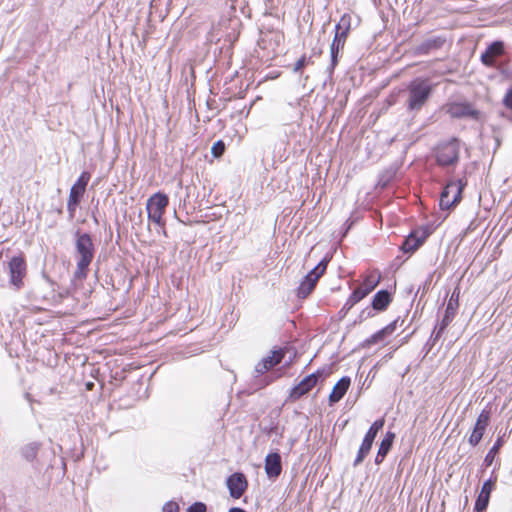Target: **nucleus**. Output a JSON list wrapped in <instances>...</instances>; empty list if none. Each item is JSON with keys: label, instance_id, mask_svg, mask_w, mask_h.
<instances>
[{"label": "nucleus", "instance_id": "a19ab883", "mask_svg": "<svg viewBox=\"0 0 512 512\" xmlns=\"http://www.w3.org/2000/svg\"><path fill=\"white\" fill-rule=\"evenodd\" d=\"M503 103L508 109L512 110V88L507 91Z\"/></svg>", "mask_w": 512, "mask_h": 512}, {"label": "nucleus", "instance_id": "393cba45", "mask_svg": "<svg viewBox=\"0 0 512 512\" xmlns=\"http://www.w3.org/2000/svg\"><path fill=\"white\" fill-rule=\"evenodd\" d=\"M39 448H40L39 443H36V442L29 443L22 448V450H21L22 456L27 461H33L37 456Z\"/></svg>", "mask_w": 512, "mask_h": 512}, {"label": "nucleus", "instance_id": "ea45409f", "mask_svg": "<svg viewBox=\"0 0 512 512\" xmlns=\"http://www.w3.org/2000/svg\"><path fill=\"white\" fill-rule=\"evenodd\" d=\"M398 320H399V319H395L394 321H392L391 323H389L388 325H386L385 327H383V328H382V329H383V331H384L387 335H391V334L396 330Z\"/></svg>", "mask_w": 512, "mask_h": 512}, {"label": "nucleus", "instance_id": "49530a36", "mask_svg": "<svg viewBox=\"0 0 512 512\" xmlns=\"http://www.w3.org/2000/svg\"><path fill=\"white\" fill-rule=\"evenodd\" d=\"M228 512H247V511L240 507H232L228 510Z\"/></svg>", "mask_w": 512, "mask_h": 512}, {"label": "nucleus", "instance_id": "f3484780", "mask_svg": "<svg viewBox=\"0 0 512 512\" xmlns=\"http://www.w3.org/2000/svg\"><path fill=\"white\" fill-rule=\"evenodd\" d=\"M447 113L452 118H473L477 119L479 111L475 110L469 103H451L447 106Z\"/></svg>", "mask_w": 512, "mask_h": 512}, {"label": "nucleus", "instance_id": "72a5a7b5", "mask_svg": "<svg viewBox=\"0 0 512 512\" xmlns=\"http://www.w3.org/2000/svg\"><path fill=\"white\" fill-rule=\"evenodd\" d=\"M225 148V143L222 140H218L213 144L211 153L215 158H219L225 152Z\"/></svg>", "mask_w": 512, "mask_h": 512}, {"label": "nucleus", "instance_id": "4468645a", "mask_svg": "<svg viewBox=\"0 0 512 512\" xmlns=\"http://www.w3.org/2000/svg\"><path fill=\"white\" fill-rule=\"evenodd\" d=\"M496 481V476L494 478H489L486 481H484L481 487V491L475 501L474 512H484L487 509L490 501V495L494 490Z\"/></svg>", "mask_w": 512, "mask_h": 512}, {"label": "nucleus", "instance_id": "c9c22d12", "mask_svg": "<svg viewBox=\"0 0 512 512\" xmlns=\"http://www.w3.org/2000/svg\"><path fill=\"white\" fill-rule=\"evenodd\" d=\"M186 512H207V505L204 502L197 501L191 504Z\"/></svg>", "mask_w": 512, "mask_h": 512}, {"label": "nucleus", "instance_id": "c85d7f7f", "mask_svg": "<svg viewBox=\"0 0 512 512\" xmlns=\"http://www.w3.org/2000/svg\"><path fill=\"white\" fill-rule=\"evenodd\" d=\"M312 56L307 57L306 55H302L298 61L294 64L292 71L294 73H302V69L309 65L313 64Z\"/></svg>", "mask_w": 512, "mask_h": 512}, {"label": "nucleus", "instance_id": "37998d69", "mask_svg": "<svg viewBox=\"0 0 512 512\" xmlns=\"http://www.w3.org/2000/svg\"><path fill=\"white\" fill-rule=\"evenodd\" d=\"M386 455L385 454H382V456H380V452H377V455L375 457V463L377 465L381 464L383 462V460L385 459Z\"/></svg>", "mask_w": 512, "mask_h": 512}, {"label": "nucleus", "instance_id": "2f4dec72", "mask_svg": "<svg viewBox=\"0 0 512 512\" xmlns=\"http://www.w3.org/2000/svg\"><path fill=\"white\" fill-rule=\"evenodd\" d=\"M351 25V16L348 14H344L340 21L336 24L335 30L345 31L349 33Z\"/></svg>", "mask_w": 512, "mask_h": 512}, {"label": "nucleus", "instance_id": "dca6fc26", "mask_svg": "<svg viewBox=\"0 0 512 512\" xmlns=\"http://www.w3.org/2000/svg\"><path fill=\"white\" fill-rule=\"evenodd\" d=\"M283 357L284 352L281 349L272 351L271 355L264 357L256 364L254 369L255 377H259L276 365L280 364Z\"/></svg>", "mask_w": 512, "mask_h": 512}, {"label": "nucleus", "instance_id": "412c9836", "mask_svg": "<svg viewBox=\"0 0 512 512\" xmlns=\"http://www.w3.org/2000/svg\"><path fill=\"white\" fill-rule=\"evenodd\" d=\"M425 236H418L416 232H411L403 241L400 249L404 253H413L416 251L425 241Z\"/></svg>", "mask_w": 512, "mask_h": 512}, {"label": "nucleus", "instance_id": "cd10ccee", "mask_svg": "<svg viewBox=\"0 0 512 512\" xmlns=\"http://www.w3.org/2000/svg\"><path fill=\"white\" fill-rule=\"evenodd\" d=\"M486 51L495 58L501 56L504 53V43L502 41H494L487 46Z\"/></svg>", "mask_w": 512, "mask_h": 512}, {"label": "nucleus", "instance_id": "aec40b11", "mask_svg": "<svg viewBox=\"0 0 512 512\" xmlns=\"http://www.w3.org/2000/svg\"><path fill=\"white\" fill-rule=\"evenodd\" d=\"M351 384V379L348 376H343L338 380V382L334 385L330 395H329V403L333 405L334 403L339 402L347 390L349 389Z\"/></svg>", "mask_w": 512, "mask_h": 512}, {"label": "nucleus", "instance_id": "4be33fe9", "mask_svg": "<svg viewBox=\"0 0 512 512\" xmlns=\"http://www.w3.org/2000/svg\"><path fill=\"white\" fill-rule=\"evenodd\" d=\"M392 301V296L387 290L378 291L372 299V308L375 311H384Z\"/></svg>", "mask_w": 512, "mask_h": 512}, {"label": "nucleus", "instance_id": "bb28decb", "mask_svg": "<svg viewBox=\"0 0 512 512\" xmlns=\"http://www.w3.org/2000/svg\"><path fill=\"white\" fill-rule=\"evenodd\" d=\"M502 445H503L502 438H498L484 458L483 464L485 466L488 467V466L492 465L495 455L498 453V451L502 447Z\"/></svg>", "mask_w": 512, "mask_h": 512}, {"label": "nucleus", "instance_id": "a18cd8bd", "mask_svg": "<svg viewBox=\"0 0 512 512\" xmlns=\"http://www.w3.org/2000/svg\"><path fill=\"white\" fill-rule=\"evenodd\" d=\"M169 199L168 196L162 193V210L165 206L168 205Z\"/></svg>", "mask_w": 512, "mask_h": 512}, {"label": "nucleus", "instance_id": "9b49d317", "mask_svg": "<svg viewBox=\"0 0 512 512\" xmlns=\"http://www.w3.org/2000/svg\"><path fill=\"white\" fill-rule=\"evenodd\" d=\"M226 486L230 496L234 499H239L247 490L248 481L244 473L235 472L227 477Z\"/></svg>", "mask_w": 512, "mask_h": 512}, {"label": "nucleus", "instance_id": "6ab92c4d", "mask_svg": "<svg viewBox=\"0 0 512 512\" xmlns=\"http://www.w3.org/2000/svg\"><path fill=\"white\" fill-rule=\"evenodd\" d=\"M265 472L269 478H277L282 472V462L279 453H269L265 458Z\"/></svg>", "mask_w": 512, "mask_h": 512}, {"label": "nucleus", "instance_id": "f257e3e1", "mask_svg": "<svg viewBox=\"0 0 512 512\" xmlns=\"http://www.w3.org/2000/svg\"><path fill=\"white\" fill-rule=\"evenodd\" d=\"M433 92L429 79L417 77L410 81L405 89V107L411 114H417L426 105Z\"/></svg>", "mask_w": 512, "mask_h": 512}, {"label": "nucleus", "instance_id": "ddd939ff", "mask_svg": "<svg viewBox=\"0 0 512 512\" xmlns=\"http://www.w3.org/2000/svg\"><path fill=\"white\" fill-rule=\"evenodd\" d=\"M446 43V37L442 35L426 38L414 47V54L417 56L428 55L432 52L440 50Z\"/></svg>", "mask_w": 512, "mask_h": 512}, {"label": "nucleus", "instance_id": "e433bc0d", "mask_svg": "<svg viewBox=\"0 0 512 512\" xmlns=\"http://www.w3.org/2000/svg\"><path fill=\"white\" fill-rule=\"evenodd\" d=\"M179 504L175 501H169L162 506V512H179Z\"/></svg>", "mask_w": 512, "mask_h": 512}, {"label": "nucleus", "instance_id": "7ed1b4c3", "mask_svg": "<svg viewBox=\"0 0 512 512\" xmlns=\"http://www.w3.org/2000/svg\"><path fill=\"white\" fill-rule=\"evenodd\" d=\"M459 297H460V288L457 286L453 290L451 297L446 305L445 313L442 320L436 324L434 330L430 336L429 341L432 342V346L436 344V342L441 338L445 329L449 326V324L455 318L459 307Z\"/></svg>", "mask_w": 512, "mask_h": 512}, {"label": "nucleus", "instance_id": "473e14b6", "mask_svg": "<svg viewBox=\"0 0 512 512\" xmlns=\"http://www.w3.org/2000/svg\"><path fill=\"white\" fill-rule=\"evenodd\" d=\"M351 25V16L348 14H344L340 21L336 24L335 30L345 31L349 33Z\"/></svg>", "mask_w": 512, "mask_h": 512}, {"label": "nucleus", "instance_id": "f8f14e48", "mask_svg": "<svg viewBox=\"0 0 512 512\" xmlns=\"http://www.w3.org/2000/svg\"><path fill=\"white\" fill-rule=\"evenodd\" d=\"M491 418V412L490 410L483 409L481 413L479 414L475 426L473 428V431L471 435L469 436L468 442L471 446H476L481 441L484 432L486 430V427L489 424Z\"/></svg>", "mask_w": 512, "mask_h": 512}, {"label": "nucleus", "instance_id": "6e6552de", "mask_svg": "<svg viewBox=\"0 0 512 512\" xmlns=\"http://www.w3.org/2000/svg\"><path fill=\"white\" fill-rule=\"evenodd\" d=\"M326 375L325 369H318L317 371L304 377L296 386L290 391V398L298 400L314 388L319 380H324Z\"/></svg>", "mask_w": 512, "mask_h": 512}, {"label": "nucleus", "instance_id": "5701e85b", "mask_svg": "<svg viewBox=\"0 0 512 512\" xmlns=\"http://www.w3.org/2000/svg\"><path fill=\"white\" fill-rule=\"evenodd\" d=\"M345 43L339 41V39H333L330 46V55H331V63L328 67V71L330 74L333 73L337 63H338V54L344 48Z\"/></svg>", "mask_w": 512, "mask_h": 512}, {"label": "nucleus", "instance_id": "a211bd4d", "mask_svg": "<svg viewBox=\"0 0 512 512\" xmlns=\"http://www.w3.org/2000/svg\"><path fill=\"white\" fill-rule=\"evenodd\" d=\"M380 275L374 272L368 274L362 284L354 289V293L362 300L370 294L379 284Z\"/></svg>", "mask_w": 512, "mask_h": 512}, {"label": "nucleus", "instance_id": "9d476101", "mask_svg": "<svg viewBox=\"0 0 512 512\" xmlns=\"http://www.w3.org/2000/svg\"><path fill=\"white\" fill-rule=\"evenodd\" d=\"M26 262L22 256H15L9 262L10 283L17 289L23 287L26 275Z\"/></svg>", "mask_w": 512, "mask_h": 512}, {"label": "nucleus", "instance_id": "79ce46f5", "mask_svg": "<svg viewBox=\"0 0 512 512\" xmlns=\"http://www.w3.org/2000/svg\"><path fill=\"white\" fill-rule=\"evenodd\" d=\"M348 33L345 31L335 30L334 39H339V41L345 43Z\"/></svg>", "mask_w": 512, "mask_h": 512}, {"label": "nucleus", "instance_id": "7c9ffc66", "mask_svg": "<svg viewBox=\"0 0 512 512\" xmlns=\"http://www.w3.org/2000/svg\"><path fill=\"white\" fill-rule=\"evenodd\" d=\"M351 25V16L348 14H344L340 21L336 24L335 30L345 31L349 33Z\"/></svg>", "mask_w": 512, "mask_h": 512}, {"label": "nucleus", "instance_id": "0eeeda50", "mask_svg": "<svg viewBox=\"0 0 512 512\" xmlns=\"http://www.w3.org/2000/svg\"><path fill=\"white\" fill-rule=\"evenodd\" d=\"M384 419H378L372 423L368 431L366 432L364 439L359 447L357 456L354 460L353 466L356 467L359 464L363 462L365 457L369 454L373 442L378 434V432L383 428L384 426Z\"/></svg>", "mask_w": 512, "mask_h": 512}, {"label": "nucleus", "instance_id": "1a4fd4ad", "mask_svg": "<svg viewBox=\"0 0 512 512\" xmlns=\"http://www.w3.org/2000/svg\"><path fill=\"white\" fill-rule=\"evenodd\" d=\"M90 180V174L88 172H83L78 178L77 182L71 187L70 194L67 202V209L69 212L70 219H73L75 216L77 205L82 198L86 186Z\"/></svg>", "mask_w": 512, "mask_h": 512}, {"label": "nucleus", "instance_id": "58836bf2", "mask_svg": "<svg viewBox=\"0 0 512 512\" xmlns=\"http://www.w3.org/2000/svg\"><path fill=\"white\" fill-rule=\"evenodd\" d=\"M374 316V309L371 307H366L365 309H363L358 318H359V322H362L368 318H371Z\"/></svg>", "mask_w": 512, "mask_h": 512}, {"label": "nucleus", "instance_id": "c03bdc74", "mask_svg": "<svg viewBox=\"0 0 512 512\" xmlns=\"http://www.w3.org/2000/svg\"><path fill=\"white\" fill-rule=\"evenodd\" d=\"M388 182H389V178L385 179L384 180V175L380 178L379 180V185L381 187H386L388 185Z\"/></svg>", "mask_w": 512, "mask_h": 512}, {"label": "nucleus", "instance_id": "4c0bfd02", "mask_svg": "<svg viewBox=\"0 0 512 512\" xmlns=\"http://www.w3.org/2000/svg\"><path fill=\"white\" fill-rule=\"evenodd\" d=\"M361 299L354 292L351 293L348 300L344 304L343 309L350 310L355 304H357Z\"/></svg>", "mask_w": 512, "mask_h": 512}, {"label": "nucleus", "instance_id": "f704fd0d", "mask_svg": "<svg viewBox=\"0 0 512 512\" xmlns=\"http://www.w3.org/2000/svg\"><path fill=\"white\" fill-rule=\"evenodd\" d=\"M481 62L487 67H494L496 58L490 55L486 50L481 54Z\"/></svg>", "mask_w": 512, "mask_h": 512}, {"label": "nucleus", "instance_id": "423d86ee", "mask_svg": "<svg viewBox=\"0 0 512 512\" xmlns=\"http://www.w3.org/2000/svg\"><path fill=\"white\" fill-rule=\"evenodd\" d=\"M328 262L329 259H322L310 272L305 275L297 289L298 297L306 298L313 291L317 281L326 271Z\"/></svg>", "mask_w": 512, "mask_h": 512}, {"label": "nucleus", "instance_id": "c756f323", "mask_svg": "<svg viewBox=\"0 0 512 512\" xmlns=\"http://www.w3.org/2000/svg\"><path fill=\"white\" fill-rule=\"evenodd\" d=\"M388 335L383 331V329H380L379 331H377L376 333H374L373 335H371L369 338H367L365 341H364V346H371L373 344H376L378 342H381L385 339V337H387Z\"/></svg>", "mask_w": 512, "mask_h": 512}, {"label": "nucleus", "instance_id": "2eb2a0df", "mask_svg": "<svg viewBox=\"0 0 512 512\" xmlns=\"http://www.w3.org/2000/svg\"><path fill=\"white\" fill-rule=\"evenodd\" d=\"M146 209L149 218V229L154 226V229L159 233L160 228V191L154 193L147 201Z\"/></svg>", "mask_w": 512, "mask_h": 512}, {"label": "nucleus", "instance_id": "20e7f679", "mask_svg": "<svg viewBox=\"0 0 512 512\" xmlns=\"http://www.w3.org/2000/svg\"><path fill=\"white\" fill-rule=\"evenodd\" d=\"M459 153L460 141L457 138L441 142L435 150L436 163L442 167L456 165Z\"/></svg>", "mask_w": 512, "mask_h": 512}, {"label": "nucleus", "instance_id": "f03ea898", "mask_svg": "<svg viewBox=\"0 0 512 512\" xmlns=\"http://www.w3.org/2000/svg\"><path fill=\"white\" fill-rule=\"evenodd\" d=\"M75 257L77 260L74 277L76 279H85L88 274V267L93 261L95 248L91 236L88 233L80 234L76 232Z\"/></svg>", "mask_w": 512, "mask_h": 512}, {"label": "nucleus", "instance_id": "a878e982", "mask_svg": "<svg viewBox=\"0 0 512 512\" xmlns=\"http://www.w3.org/2000/svg\"><path fill=\"white\" fill-rule=\"evenodd\" d=\"M394 438H395V434L390 431H388L385 434L384 438L382 439V441L380 443L379 449H378V452H380V456H382V454H385L387 456V454L389 453V451L392 448Z\"/></svg>", "mask_w": 512, "mask_h": 512}, {"label": "nucleus", "instance_id": "b1692460", "mask_svg": "<svg viewBox=\"0 0 512 512\" xmlns=\"http://www.w3.org/2000/svg\"><path fill=\"white\" fill-rule=\"evenodd\" d=\"M178 119L174 116H170L167 120V129L168 133L166 136L167 142H174L178 137V129H177Z\"/></svg>", "mask_w": 512, "mask_h": 512}, {"label": "nucleus", "instance_id": "39448f33", "mask_svg": "<svg viewBox=\"0 0 512 512\" xmlns=\"http://www.w3.org/2000/svg\"><path fill=\"white\" fill-rule=\"evenodd\" d=\"M466 185L467 181L464 179L449 181L440 194V208L448 210L456 206L462 199V192Z\"/></svg>", "mask_w": 512, "mask_h": 512}]
</instances>
